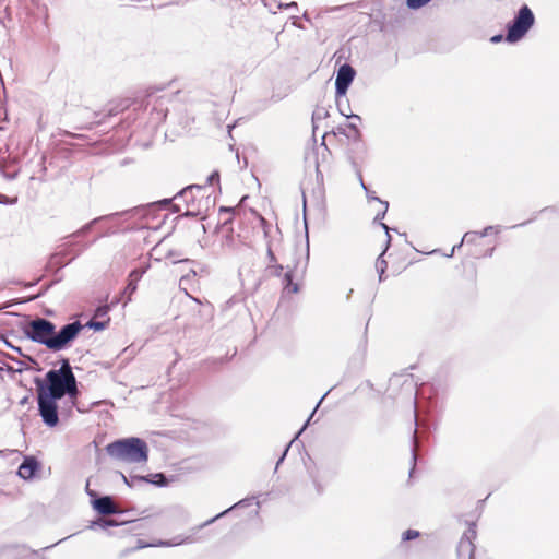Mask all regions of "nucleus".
<instances>
[{
  "mask_svg": "<svg viewBox=\"0 0 559 559\" xmlns=\"http://www.w3.org/2000/svg\"><path fill=\"white\" fill-rule=\"evenodd\" d=\"M60 281H61V277L56 278V280H53L52 282H50L49 284H47V285L43 286V287L40 288V290H39L36 295H34V296H32V297L29 298V300H35V299H37V298H39V297L44 296V295H45V294H46V293H47V292H48V290H49L53 285H56V284H57V283H59Z\"/></svg>",
  "mask_w": 559,
  "mask_h": 559,
  "instance_id": "nucleus-28",
  "label": "nucleus"
},
{
  "mask_svg": "<svg viewBox=\"0 0 559 559\" xmlns=\"http://www.w3.org/2000/svg\"><path fill=\"white\" fill-rule=\"evenodd\" d=\"M331 390H329L320 400L319 402L317 403L314 409L312 411V413L310 414V416L308 417V419L306 420V423L304 424V426L300 428V430L296 433L295 438L285 447L281 457L278 459L277 461V466L284 461L287 452L289 451V448L292 445V443L295 441V439H297L301 433L302 431L306 429V427L308 426V424L310 423L312 416L314 415L317 408L320 406V404L322 403V401L325 399V396L329 394Z\"/></svg>",
  "mask_w": 559,
  "mask_h": 559,
  "instance_id": "nucleus-20",
  "label": "nucleus"
},
{
  "mask_svg": "<svg viewBox=\"0 0 559 559\" xmlns=\"http://www.w3.org/2000/svg\"><path fill=\"white\" fill-rule=\"evenodd\" d=\"M94 510L102 515H110L120 512L119 506L114 501L111 497L105 496L96 498L92 501Z\"/></svg>",
  "mask_w": 559,
  "mask_h": 559,
  "instance_id": "nucleus-16",
  "label": "nucleus"
},
{
  "mask_svg": "<svg viewBox=\"0 0 559 559\" xmlns=\"http://www.w3.org/2000/svg\"><path fill=\"white\" fill-rule=\"evenodd\" d=\"M259 221H260V224H261V227L263 229V235H264V238L267 240H271L269 238V233H270V224L269 222L261 215H259Z\"/></svg>",
  "mask_w": 559,
  "mask_h": 559,
  "instance_id": "nucleus-36",
  "label": "nucleus"
},
{
  "mask_svg": "<svg viewBox=\"0 0 559 559\" xmlns=\"http://www.w3.org/2000/svg\"><path fill=\"white\" fill-rule=\"evenodd\" d=\"M19 385L22 388H25L26 390L28 389L27 385L24 384V381H22V380L19 381Z\"/></svg>",
  "mask_w": 559,
  "mask_h": 559,
  "instance_id": "nucleus-63",
  "label": "nucleus"
},
{
  "mask_svg": "<svg viewBox=\"0 0 559 559\" xmlns=\"http://www.w3.org/2000/svg\"><path fill=\"white\" fill-rule=\"evenodd\" d=\"M385 251L386 250L384 249L381 252V254L376 260V267H377V272L379 274V282H382L384 280L383 275H384V273L386 271V267H388V263H386V261L383 258Z\"/></svg>",
  "mask_w": 559,
  "mask_h": 559,
  "instance_id": "nucleus-24",
  "label": "nucleus"
},
{
  "mask_svg": "<svg viewBox=\"0 0 559 559\" xmlns=\"http://www.w3.org/2000/svg\"><path fill=\"white\" fill-rule=\"evenodd\" d=\"M242 301L243 299L241 296L234 295L223 305L222 311L226 312L230 310L235 305L241 306Z\"/></svg>",
  "mask_w": 559,
  "mask_h": 559,
  "instance_id": "nucleus-27",
  "label": "nucleus"
},
{
  "mask_svg": "<svg viewBox=\"0 0 559 559\" xmlns=\"http://www.w3.org/2000/svg\"><path fill=\"white\" fill-rule=\"evenodd\" d=\"M346 109H349V102H348V99L345 96V97L342 98V110L345 114H348Z\"/></svg>",
  "mask_w": 559,
  "mask_h": 559,
  "instance_id": "nucleus-51",
  "label": "nucleus"
},
{
  "mask_svg": "<svg viewBox=\"0 0 559 559\" xmlns=\"http://www.w3.org/2000/svg\"><path fill=\"white\" fill-rule=\"evenodd\" d=\"M37 391V408L44 425L55 428L59 424L58 402L68 396L75 405L80 394L79 383L68 358H61L59 369H50L44 378L34 377Z\"/></svg>",
  "mask_w": 559,
  "mask_h": 559,
  "instance_id": "nucleus-1",
  "label": "nucleus"
},
{
  "mask_svg": "<svg viewBox=\"0 0 559 559\" xmlns=\"http://www.w3.org/2000/svg\"><path fill=\"white\" fill-rule=\"evenodd\" d=\"M112 478L115 480H121L126 486L132 487H141V486H156V487H168V486H181L185 485L183 478H186L185 474L180 473H154L147 475H138L130 474L124 475L123 473L116 471L112 473Z\"/></svg>",
  "mask_w": 559,
  "mask_h": 559,
  "instance_id": "nucleus-5",
  "label": "nucleus"
},
{
  "mask_svg": "<svg viewBox=\"0 0 559 559\" xmlns=\"http://www.w3.org/2000/svg\"><path fill=\"white\" fill-rule=\"evenodd\" d=\"M122 213L116 212V213H112V214H109V215H103V216L96 217V218L90 221L88 223H86L85 225H83L78 230H75L72 234H70L67 237H64V239H67L68 241H74V239H76L79 237H82V236H85L87 233H90L92 230V228L94 227V225H96L100 221L108 219V218H111L114 216H119Z\"/></svg>",
  "mask_w": 559,
  "mask_h": 559,
  "instance_id": "nucleus-17",
  "label": "nucleus"
},
{
  "mask_svg": "<svg viewBox=\"0 0 559 559\" xmlns=\"http://www.w3.org/2000/svg\"><path fill=\"white\" fill-rule=\"evenodd\" d=\"M419 536H420V533L418 531L409 528L403 533L402 539L404 542H407V540L415 539Z\"/></svg>",
  "mask_w": 559,
  "mask_h": 559,
  "instance_id": "nucleus-34",
  "label": "nucleus"
},
{
  "mask_svg": "<svg viewBox=\"0 0 559 559\" xmlns=\"http://www.w3.org/2000/svg\"><path fill=\"white\" fill-rule=\"evenodd\" d=\"M308 261H309V238H308V229L306 228V257H305V264L301 269L302 273L306 271Z\"/></svg>",
  "mask_w": 559,
  "mask_h": 559,
  "instance_id": "nucleus-38",
  "label": "nucleus"
},
{
  "mask_svg": "<svg viewBox=\"0 0 559 559\" xmlns=\"http://www.w3.org/2000/svg\"><path fill=\"white\" fill-rule=\"evenodd\" d=\"M302 17H304L306 21H310V17L308 16V13H307V12H305V13L302 14Z\"/></svg>",
  "mask_w": 559,
  "mask_h": 559,
  "instance_id": "nucleus-64",
  "label": "nucleus"
},
{
  "mask_svg": "<svg viewBox=\"0 0 559 559\" xmlns=\"http://www.w3.org/2000/svg\"><path fill=\"white\" fill-rule=\"evenodd\" d=\"M347 130H348V128H347L346 124L345 126H337L336 130L334 131V134H341V135H345L347 138V135H348L347 134L348 133Z\"/></svg>",
  "mask_w": 559,
  "mask_h": 559,
  "instance_id": "nucleus-45",
  "label": "nucleus"
},
{
  "mask_svg": "<svg viewBox=\"0 0 559 559\" xmlns=\"http://www.w3.org/2000/svg\"><path fill=\"white\" fill-rule=\"evenodd\" d=\"M109 457L127 464H145L150 449L146 441L139 437L116 439L105 447Z\"/></svg>",
  "mask_w": 559,
  "mask_h": 559,
  "instance_id": "nucleus-4",
  "label": "nucleus"
},
{
  "mask_svg": "<svg viewBox=\"0 0 559 559\" xmlns=\"http://www.w3.org/2000/svg\"><path fill=\"white\" fill-rule=\"evenodd\" d=\"M179 204H173V212H180Z\"/></svg>",
  "mask_w": 559,
  "mask_h": 559,
  "instance_id": "nucleus-62",
  "label": "nucleus"
},
{
  "mask_svg": "<svg viewBox=\"0 0 559 559\" xmlns=\"http://www.w3.org/2000/svg\"><path fill=\"white\" fill-rule=\"evenodd\" d=\"M329 117V110L326 107H323V106H317L312 112V127H313V132L316 131V129L318 128L317 126V122L319 120H323L325 118Z\"/></svg>",
  "mask_w": 559,
  "mask_h": 559,
  "instance_id": "nucleus-23",
  "label": "nucleus"
},
{
  "mask_svg": "<svg viewBox=\"0 0 559 559\" xmlns=\"http://www.w3.org/2000/svg\"><path fill=\"white\" fill-rule=\"evenodd\" d=\"M506 35L503 36L502 34H497V35H493L491 38H490V43L492 44H499L501 43L503 39H504Z\"/></svg>",
  "mask_w": 559,
  "mask_h": 559,
  "instance_id": "nucleus-49",
  "label": "nucleus"
},
{
  "mask_svg": "<svg viewBox=\"0 0 559 559\" xmlns=\"http://www.w3.org/2000/svg\"><path fill=\"white\" fill-rule=\"evenodd\" d=\"M33 396L32 388L27 389V394L20 400V405H26L29 402V399Z\"/></svg>",
  "mask_w": 559,
  "mask_h": 559,
  "instance_id": "nucleus-43",
  "label": "nucleus"
},
{
  "mask_svg": "<svg viewBox=\"0 0 559 559\" xmlns=\"http://www.w3.org/2000/svg\"><path fill=\"white\" fill-rule=\"evenodd\" d=\"M40 278L34 281V282H31V283H25L24 286L25 287H33L35 285H37L39 283Z\"/></svg>",
  "mask_w": 559,
  "mask_h": 559,
  "instance_id": "nucleus-59",
  "label": "nucleus"
},
{
  "mask_svg": "<svg viewBox=\"0 0 559 559\" xmlns=\"http://www.w3.org/2000/svg\"><path fill=\"white\" fill-rule=\"evenodd\" d=\"M500 231H501L500 225H490V226L485 227L483 230L478 231V234H479L480 238H483V237L488 236L491 233L498 234Z\"/></svg>",
  "mask_w": 559,
  "mask_h": 559,
  "instance_id": "nucleus-31",
  "label": "nucleus"
},
{
  "mask_svg": "<svg viewBox=\"0 0 559 559\" xmlns=\"http://www.w3.org/2000/svg\"><path fill=\"white\" fill-rule=\"evenodd\" d=\"M167 98H154L151 95L147 97L144 114L147 115L146 126L152 131H155L166 119L168 114Z\"/></svg>",
  "mask_w": 559,
  "mask_h": 559,
  "instance_id": "nucleus-9",
  "label": "nucleus"
},
{
  "mask_svg": "<svg viewBox=\"0 0 559 559\" xmlns=\"http://www.w3.org/2000/svg\"><path fill=\"white\" fill-rule=\"evenodd\" d=\"M493 251H495V247H491L489 249H487L485 251V253L483 255H480L479 253L477 252H472L471 254L476 257V258H480V257H491L493 254Z\"/></svg>",
  "mask_w": 559,
  "mask_h": 559,
  "instance_id": "nucleus-47",
  "label": "nucleus"
},
{
  "mask_svg": "<svg viewBox=\"0 0 559 559\" xmlns=\"http://www.w3.org/2000/svg\"><path fill=\"white\" fill-rule=\"evenodd\" d=\"M355 171H356V175H357V177H358V180H359L360 186H361V188L364 189V191H365V192H367V190H370V189L368 188V186L364 182V179H362V175H361V170H360V168H355Z\"/></svg>",
  "mask_w": 559,
  "mask_h": 559,
  "instance_id": "nucleus-42",
  "label": "nucleus"
},
{
  "mask_svg": "<svg viewBox=\"0 0 559 559\" xmlns=\"http://www.w3.org/2000/svg\"><path fill=\"white\" fill-rule=\"evenodd\" d=\"M378 224L382 227V229H383V230L385 231V234H386L385 250H388V249H389V247H390V245H391V240H392L391 235H390V231H391V230H393V231H397V230H396L395 228L391 229V228H390L385 223H383V222H380V223H378Z\"/></svg>",
  "mask_w": 559,
  "mask_h": 559,
  "instance_id": "nucleus-35",
  "label": "nucleus"
},
{
  "mask_svg": "<svg viewBox=\"0 0 559 559\" xmlns=\"http://www.w3.org/2000/svg\"><path fill=\"white\" fill-rule=\"evenodd\" d=\"M266 258L269 260V263L267 264H276L277 263V259L275 257V253L272 249V240H267L266 241Z\"/></svg>",
  "mask_w": 559,
  "mask_h": 559,
  "instance_id": "nucleus-32",
  "label": "nucleus"
},
{
  "mask_svg": "<svg viewBox=\"0 0 559 559\" xmlns=\"http://www.w3.org/2000/svg\"><path fill=\"white\" fill-rule=\"evenodd\" d=\"M40 278L34 281V282H31V283H25L24 286L25 287H33L35 285H37L39 283Z\"/></svg>",
  "mask_w": 559,
  "mask_h": 559,
  "instance_id": "nucleus-58",
  "label": "nucleus"
},
{
  "mask_svg": "<svg viewBox=\"0 0 559 559\" xmlns=\"http://www.w3.org/2000/svg\"><path fill=\"white\" fill-rule=\"evenodd\" d=\"M224 246L228 247V248H234V237H233V235L225 236Z\"/></svg>",
  "mask_w": 559,
  "mask_h": 559,
  "instance_id": "nucleus-48",
  "label": "nucleus"
},
{
  "mask_svg": "<svg viewBox=\"0 0 559 559\" xmlns=\"http://www.w3.org/2000/svg\"><path fill=\"white\" fill-rule=\"evenodd\" d=\"M109 322H110L109 317H107L106 320H103V321H98L95 318H92L86 322L85 325H83V329L88 328L95 332H100V331H104L109 325Z\"/></svg>",
  "mask_w": 559,
  "mask_h": 559,
  "instance_id": "nucleus-22",
  "label": "nucleus"
},
{
  "mask_svg": "<svg viewBox=\"0 0 559 559\" xmlns=\"http://www.w3.org/2000/svg\"><path fill=\"white\" fill-rule=\"evenodd\" d=\"M480 238L478 231H467L464 234V236L462 237L460 243L453 246V248L451 249V252L450 254H447V257H452L455 252L456 249H460L463 245H475L476 243V240Z\"/></svg>",
  "mask_w": 559,
  "mask_h": 559,
  "instance_id": "nucleus-21",
  "label": "nucleus"
},
{
  "mask_svg": "<svg viewBox=\"0 0 559 559\" xmlns=\"http://www.w3.org/2000/svg\"><path fill=\"white\" fill-rule=\"evenodd\" d=\"M40 468L39 461L34 456H25L23 462L17 468V476L24 480H28L35 477L36 473Z\"/></svg>",
  "mask_w": 559,
  "mask_h": 559,
  "instance_id": "nucleus-14",
  "label": "nucleus"
},
{
  "mask_svg": "<svg viewBox=\"0 0 559 559\" xmlns=\"http://www.w3.org/2000/svg\"><path fill=\"white\" fill-rule=\"evenodd\" d=\"M248 199H249V195H243V197H241V199H240L239 203L236 205V206H237V209H238V211L245 206L246 201H247Z\"/></svg>",
  "mask_w": 559,
  "mask_h": 559,
  "instance_id": "nucleus-52",
  "label": "nucleus"
},
{
  "mask_svg": "<svg viewBox=\"0 0 559 559\" xmlns=\"http://www.w3.org/2000/svg\"><path fill=\"white\" fill-rule=\"evenodd\" d=\"M0 341L3 342V344L11 348L12 350L16 352L19 355L24 356L22 348L19 346H14L10 341H8L3 335L0 334Z\"/></svg>",
  "mask_w": 559,
  "mask_h": 559,
  "instance_id": "nucleus-37",
  "label": "nucleus"
},
{
  "mask_svg": "<svg viewBox=\"0 0 559 559\" xmlns=\"http://www.w3.org/2000/svg\"><path fill=\"white\" fill-rule=\"evenodd\" d=\"M431 0H406V5L411 10H418L426 4H428Z\"/></svg>",
  "mask_w": 559,
  "mask_h": 559,
  "instance_id": "nucleus-29",
  "label": "nucleus"
},
{
  "mask_svg": "<svg viewBox=\"0 0 559 559\" xmlns=\"http://www.w3.org/2000/svg\"><path fill=\"white\" fill-rule=\"evenodd\" d=\"M88 248V243H81V241H67L62 245V249L60 251L50 254L45 266L46 271H53V273L57 274L61 269L80 257Z\"/></svg>",
  "mask_w": 559,
  "mask_h": 559,
  "instance_id": "nucleus-7",
  "label": "nucleus"
},
{
  "mask_svg": "<svg viewBox=\"0 0 559 559\" xmlns=\"http://www.w3.org/2000/svg\"><path fill=\"white\" fill-rule=\"evenodd\" d=\"M366 193V198L368 201H377V202H380L382 199L378 198L374 193V191L372 190H367Z\"/></svg>",
  "mask_w": 559,
  "mask_h": 559,
  "instance_id": "nucleus-44",
  "label": "nucleus"
},
{
  "mask_svg": "<svg viewBox=\"0 0 559 559\" xmlns=\"http://www.w3.org/2000/svg\"><path fill=\"white\" fill-rule=\"evenodd\" d=\"M348 150V160L350 162L353 168H359L358 160L364 159L366 153H367V146L362 140V134L357 133L355 135V141L349 144Z\"/></svg>",
  "mask_w": 559,
  "mask_h": 559,
  "instance_id": "nucleus-12",
  "label": "nucleus"
},
{
  "mask_svg": "<svg viewBox=\"0 0 559 559\" xmlns=\"http://www.w3.org/2000/svg\"><path fill=\"white\" fill-rule=\"evenodd\" d=\"M238 212L237 206H221L218 210L219 215L226 213L229 214V216L223 221V226H226L228 224H231L234 219V215Z\"/></svg>",
  "mask_w": 559,
  "mask_h": 559,
  "instance_id": "nucleus-25",
  "label": "nucleus"
},
{
  "mask_svg": "<svg viewBox=\"0 0 559 559\" xmlns=\"http://www.w3.org/2000/svg\"><path fill=\"white\" fill-rule=\"evenodd\" d=\"M20 328L27 340L45 346L52 353H58L72 346L83 330V324L76 320L57 330L52 321L36 317L21 323Z\"/></svg>",
  "mask_w": 559,
  "mask_h": 559,
  "instance_id": "nucleus-2",
  "label": "nucleus"
},
{
  "mask_svg": "<svg viewBox=\"0 0 559 559\" xmlns=\"http://www.w3.org/2000/svg\"><path fill=\"white\" fill-rule=\"evenodd\" d=\"M283 265L282 264H267L265 270H264V273L265 275H269V276H276V277H281L282 274H283Z\"/></svg>",
  "mask_w": 559,
  "mask_h": 559,
  "instance_id": "nucleus-26",
  "label": "nucleus"
},
{
  "mask_svg": "<svg viewBox=\"0 0 559 559\" xmlns=\"http://www.w3.org/2000/svg\"><path fill=\"white\" fill-rule=\"evenodd\" d=\"M110 310V305H102L98 306L94 311V318H103L106 317Z\"/></svg>",
  "mask_w": 559,
  "mask_h": 559,
  "instance_id": "nucleus-33",
  "label": "nucleus"
},
{
  "mask_svg": "<svg viewBox=\"0 0 559 559\" xmlns=\"http://www.w3.org/2000/svg\"><path fill=\"white\" fill-rule=\"evenodd\" d=\"M16 202V199H11L9 198L8 195H4V194H1L0 193V204H3V205H12Z\"/></svg>",
  "mask_w": 559,
  "mask_h": 559,
  "instance_id": "nucleus-41",
  "label": "nucleus"
},
{
  "mask_svg": "<svg viewBox=\"0 0 559 559\" xmlns=\"http://www.w3.org/2000/svg\"><path fill=\"white\" fill-rule=\"evenodd\" d=\"M95 524L102 528H106L107 526L118 525V522H116L114 520H100L99 522H96Z\"/></svg>",
  "mask_w": 559,
  "mask_h": 559,
  "instance_id": "nucleus-39",
  "label": "nucleus"
},
{
  "mask_svg": "<svg viewBox=\"0 0 559 559\" xmlns=\"http://www.w3.org/2000/svg\"><path fill=\"white\" fill-rule=\"evenodd\" d=\"M207 183L213 185L214 182H219V173L217 170H214L209 177H207Z\"/></svg>",
  "mask_w": 559,
  "mask_h": 559,
  "instance_id": "nucleus-40",
  "label": "nucleus"
},
{
  "mask_svg": "<svg viewBox=\"0 0 559 559\" xmlns=\"http://www.w3.org/2000/svg\"><path fill=\"white\" fill-rule=\"evenodd\" d=\"M346 126H347L349 131L355 132V135L357 133H361V131L358 129V126L355 122H349Z\"/></svg>",
  "mask_w": 559,
  "mask_h": 559,
  "instance_id": "nucleus-50",
  "label": "nucleus"
},
{
  "mask_svg": "<svg viewBox=\"0 0 559 559\" xmlns=\"http://www.w3.org/2000/svg\"><path fill=\"white\" fill-rule=\"evenodd\" d=\"M347 134H348L347 139H348L349 144H350V143H353L355 141V132L349 131Z\"/></svg>",
  "mask_w": 559,
  "mask_h": 559,
  "instance_id": "nucleus-57",
  "label": "nucleus"
},
{
  "mask_svg": "<svg viewBox=\"0 0 559 559\" xmlns=\"http://www.w3.org/2000/svg\"><path fill=\"white\" fill-rule=\"evenodd\" d=\"M203 189H204V187L200 186V185H189V186L185 187L183 189H181L173 199H163L158 203L162 206L166 207L171 204L173 200H182L187 205V210L183 213V215L193 217V216L198 215V211L190 209V206H193L194 202H195V195H194L193 191L194 190L201 191Z\"/></svg>",
  "mask_w": 559,
  "mask_h": 559,
  "instance_id": "nucleus-10",
  "label": "nucleus"
},
{
  "mask_svg": "<svg viewBox=\"0 0 559 559\" xmlns=\"http://www.w3.org/2000/svg\"><path fill=\"white\" fill-rule=\"evenodd\" d=\"M535 24V15L527 4H523L506 25L504 40L515 44L523 39Z\"/></svg>",
  "mask_w": 559,
  "mask_h": 559,
  "instance_id": "nucleus-6",
  "label": "nucleus"
},
{
  "mask_svg": "<svg viewBox=\"0 0 559 559\" xmlns=\"http://www.w3.org/2000/svg\"><path fill=\"white\" fill-rule=\"evenodd\" d=\"M299 262L294 265V269H288L282 280L283 290L287 294H297L300 290L299 284L294 282V271H298Z\"/></svg>",
  "mask_w": 559,
  "mask_h": 559,
  "instance_id": "nucleus-18",
  "label": "nucleus"
},
{
  "mask_svg": "<svg viewBox=\"0 0 559 559\" xmlns=\"http://www.w3.org/2000/svg\"><path fill=\"white\" fill-rule=\"evenodd\" d=\"M23 357L26 360H21L11 355H7L8 359H10L11 361L15 362L19 366L17 369L8 368V371L13 372V373H16V372L22 373L23 371H28V370H33L35 372H40L43 370L39 362L34 357L26 356V355H24Z\"/></svg>",
  "mask_w": 559,
  "mask_h": 559,
  "instance_id": "nucleus-15",
  "label": "nucleus"
},
{
  "mask_svg": "<svg viewBox=\"0 0 559 559\" xmlns=\"http://www.w3.org/2000/svg\"><path fill=\"white\" fill-rule=\"evenodd\" d=\"M179 4H181V1L174 0V1H170V2L165 3V4H160L159 8H163V7H166V5H179Z\"/></svg>",
  "mask_w": 559,
  "mask_h": 559,
  "instance_id": "nucleus-55",
  "label": "nucleus"
},
{
  "mask_svg": "<svg viewBox=\"0 0 559 559\" xmlns=\"http://www.w3.org/2000/svg\"><path fill=\"white\" fill-rule=\"evenodd\" d=\"M379 203H381L383 205V210L378 212L377 215L374 216V218H373V223L374 224L380 223V222L383 221V218L385 217V214L388 212V209H389V202L388 201L381 200Z\"/></svg>",
  "mask_w": 559,
  "mask_h": 559,
  "instance_id": "nucleus-30",
  "label": "nucleus"
},
{
  "mask_svg": "<svg viewBox=\"0 0 559 559\" xmlns=\"http://www.w3.org/2000/svg\"><path fill=\"white\" fill-rule=\"evenodd\" d=\"M477 537L476 525L471 523L467 530L464 532L462 538L460 539L457 547V556L459 559H475V545L474 540Z\"/></svg>",
  "mask_w": 559,
  "mask_h": 559,
  "instance_id": "nucleus-11",
  "label": "nucleus"
},
{
  "mask_svg": "<svg viewBox=\"0 0 559 559\" xmlns=\"http://www.w3.org/2000/svg\"><path fill=\"white\" fill-rule=\"evenodd\" d=\"M395 385H401L402 390L407 392V394L413 401L415 423L413 440L415 441L416 429L418 426L417 411L418 408L420 409L423 407L421 400H426L427 411L429 413L437 412L439 400L444 397L447 390L449 388L448 379L438 376L431 382L423 383L418 389H416V383L412 374H394L390 379V388L392 389Z\"/></svg>",
  "mask_w": 559,
  "mask_h": 559,
  "instance_id": "nucleus-3",
  "label": "nucleus"
},
{
  "mask_svg": "<svg viewBox=\"0 0 559 559\" xmlns=\"http://www.w3.org/2000/svg\"><path fill=\"white\" fill-rule=\"evenodd\" d=\"M356 76V70L349 63H343L336 71L335 78V102L338 112L352 120L361 121V117L356 114H345L342 110V98L346 96Z\"/></svg>",
  "mask_w": 559,
  "mask_h": 559,
  "instance_id": "nucleus-8",
  "label": "nucleus"
},
{
  "mask_svg": "<svg viewBox=\"0 0 559 559\" xmlns=\"http://www.w3.org/2000/svg\"><path fill=\"white\" fill-rule=\"evenodd\" d=\"M367 328H368V325H366V328H365V333H367ZM366 346H367V338H366V334H364V340H362V348H364V350H366Z\"/></svg>",
  "mask_w": 559,
  "mask_h": 559,
  "instance_id": "nucleus-60",
  "label": "nucleus"
},
{
  "mask_svg": "<svg viewBox=\"0 0 559 559\" xmlns=\"http://www.w3.org/2000/svg\"><path fill=\"white\" fill-rule=\"evenodd\" d=\"M144 271L143 270H132L129 274L128 284L123 290L124 295H128L127 301L131 300V295L136 290L138 282L141 280Z\"/></svg>",
  "mask_w": 559,
  "mask_h": 559,
  "instance_id": "nucleus-19",
  "label": "nucleus"
},
{
  "mask_svg": "<svg viewBox=\"0 0 559 559\" xmlns=\"http://www.w3.org/2000/svg\"><path fill=\"white\" fill-rule=\"evenodd\" d=\"M297 7H298V5H297V2H294V1H293V2H290V3H286V4H282V3H280V4H278V8H280V9H281V8H285V9H292V8H295V9H297Z\"/></svg>",
  "mask_w": 559,
  "mask_h": 559,
  "instance_id": "nucleus-53",
  "label": "nucleus"
},
{
  "mask_svg": "<svg viewBox=\"0 0 559 559\" xmlns=\"http://www.w3.org/2000/svg\"><path fill=\"white\" fill-rule=\"evenodd\" d=\"M8 0H0V11L8 9Z\"/></svg>",
  "mask_w": 559,
  "mask_h": 559,
  "instance_id": "nucleus-56",
  "label": "nucleus"
},
{
  "mask_svg": "<svg viewBox=\"0 0 559 559\" xmlns=\"http://www.w3.org/2000/svg\"><path fill=\"white\" fill-rule=\"evenodd\" d=\"M123 111L121 104H108L99 111H95L92 124L103 126L110 122V119Z\"/></svg>",
  "mask_w": 559,
  "mask_h": 559,
  "instance_id": "nucleus-13",
  "label": "nucleus"
},
{
  "mask_svg": "<svg viewBox=\"0 0 559 559\" xmlns=\"http://www.w3.org/2000/svg\"><path fill=\"white\" fill-rule=\"evenodd\" d=\"M411 454H412V462H413V466L412 468L409 469V477L413 476V473H414V469H415V465H416V460H417V455H416V451L414 448H412L411 450Z\"/></svg>",
  "mask_w": 559,
  "mask_h": 559,
  "instance_id": "nucleus-46",
  "label": "nucleus"
},
{
  "mask_svg": "<svg viewBox=\"0 0 559 559\" xmlns=\"http://www.w3.org/2000/svg\"><path fill=\"white\" fill-rule=\"evenodd\" d=\"M535 219V217L526 221V222H523V223H520V224H515L512 226V228H518V227H523V226H526L527 224L532 223L533 221Z\"/></svg>",
  "mask_w": 559,
  "mask_h": 559,
  "instance_id": "nucleus-54",
  "label": "nucleus"
},
{
  "mask_svg": "<svg viewBox=\"0 0 559 559\" xmlns=\"http://www.w3.org/2000/svg\"><path fill=\"white\" fill-rule=\"evenodd\" d=\"M12 305H13L12 302H7V304H4L3 306H1V307H0V311H2V310H3V309H5V308L11 307Z\"/></svg>",
  "mask_w": 559,
  "mask_h": 559,
  "instance_id": "nucleus-61",
  "label": "nucleus"
}]
</instances>
